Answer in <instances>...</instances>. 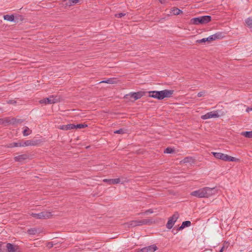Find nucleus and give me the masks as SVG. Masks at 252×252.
<instances>
[{"instance_id": "obj_1", "label": "nucleus", "mask_w": 252, "mask_h": 252, "mask_svg": "<svg viewBox=\"0 0 252 252\" xmlns=\"http://www.w3.org/2000/svg\"><path fill=\"white\" fill-rule=\"evenodd\" d=\"M215 193V188L205 187L191 192L190 195L198 198H208Z\"/></svg>"}, {"instance_id": "obj_2", "label": "nucleus", "mask_w": 252, "mask_h": 252, "mask_svg": "<svg viewBox=\"0 0 252 252\" xmlns=\"http://www.w3.org/2000/svg\"><path fill=\"white\" fill-rule=\"evenodd\" d=\"M212 20V17L209 15L199 16L191 19L190 24L195 25L206 24Z\"/></svg>"}, {"instance_id": "obj_3", "label": "nucleus", "mask_w": 252, "mask_h": 252, "mask_svg": "<svg viewBox=\"0 0 252 252\" xmlns=\"http://www.w3.org/2000/svg\"><path fill=\"white\" fill-rule=\"evenodd\" d=\"M154 221L153 219H145L142 220H133L129 221L127 224L129 227H135L142 226L143 225H150L152 224Z\"/></svg>"}, {"instance_id": "obj_4", "label": "nucleus", "mask_w": 252, "mask_h": 252, "mask_svg": "<svg viewBox=\"0 0 252 252\" xmlns=\"http://www.w3.org/2000/svg\"><path fill=\"white\" fill-rule=\"evenodd\" d=\"M212 154L217 159H221L225 161H236L238 160V159L234 157L221 153L212 152Z\"/></svg>"}, {"instance_id": "obj_5", "label": "nucleus", "mask_w": 252, "mask_h": 252, "mask_svg": "<svg viewBox=\"0 0 252 252\" xmlns=\"http://www.w3.org/2000/svg\"><path fill=\"white\" fill-rule=\"evenodd\" d=\"M223 37L222 33L220 32H217L214 34L211 35L207 38H203L196 41L198 43H205L206 42H210L216 39H221Z\"/></svg>"}, {"instance_id": "obj_6", "label": "nucleus", "mask_w": 252, "mask_h": 252, "mask_svg": "<svg viewBox=\"0 0 252 252\" xmlns=\"http://www.w3.org/2000/svg\"><path fill=\"white\" fill-rule=\"evenodd\" d=\"M145 95V92L139 91L138 92H131L124 96V98L132 101H134L141 98L143 96Z\"/></svg>"}, {"instance_id": "obj_7", "label": "nucleus", "mask_w": 252, "mask_h": 252, "mask_svg": "<svg viewBox=\"0 0 252 252\" xmlns=\"http://www.w3.org/2000/svg\"><path fill=\"white\" fill-rule=\"evenodd\" d=\"M60 101V97L58 95H51L48 97L44 98L39 100L40 104H54Z\"/></svg>"}, {"instance_id": "obj_8", "label": "nucleus", "mask_w": 252, "mask_h": 252, "mask_svg": "<svg viewBox=\"0 0 252 252\" xmlns=\"http://www.w3.org/2000/svg\"><path fill=\"white\" fill-rule=\"evenodd\" d=\"M31 216L38 219H49L52 216V214L50 212L43 211L37 214L32 213Z\"/></svg>"}, {"instance_id": "obj_9", "label": "nucleus", "mask_w": 252, "mask_h": 252, "mask_svg": "<svg viewBox=\"0 0 252 252\" xmlns=\"http://www.w3.org/2000/svg\"><path fill=\"white\" fill-rule=\"evenodd\" d=\"M6 247V252H21L20 248L17 245L7 243Z\"/></svg>"}, {"instance_id": "obj_10", "label": "nucleus", "mask_w": 252, "mask_h": 252, "mask_svg": "<svg viewBox=\"0 0 252 252\" xmlns=\"http://www.w3.org/2000/svg\"><path fill=\"white\" fill-rule=\"evenodd\" d=\"M158 250V247L155 245H152L138 250L136 252H155Z\"/></svg>"}, {"instance_id": "obj_11", "label": "nucleus", "mask_w": 252, "mask_h": 252, "mask_svg": "<svg viewBox=\"0 0 252 252\" xmlns=\"http://www.w3.org/2000/svg\"><path fill=\"white\" fill-rule=\"evenodd\" d=\"M103 182L107 183L108 185H115L119 183L123 184L125 181L121 182L120 178L104 179L103 180Z\"/></svg>"}, {"instance_id": "obj_12", "label": "nucleus", "mask_w": 252, "mask_h": 252, "mask_svg": "<svg viewBox=\"0 0 252 252\" xmlns=\"http://www.w3.org/2000/svg\"><path fill=\"white\" fill-rule=\"evenodd\" d=\"M219 117V115L217 111H212L201 116V118L203 120H206L212 118H218Z\"/></svg>"}, {"instance_id": "obj_13", "label": "nucleus", "mask_w": 252, "mask_h": 252, "mask_svg": "<svg viewBox=\"0 0 252 252\" xmlns=\"http://www.w3.org/2000/svg\"><path fill=\"white\" fill-rule=\"evenodd\" d=\"M173 93V90H164L160 91L161 100L163 99L164 98H169L171 97Z\"/></svg>"}, {"instance_id": "obj_14", "label": "nucleus", "mask_w": 252, "mask_h": 252, "mask_svg": "<svg viewBox=\"0 0 252 252\" xmlns=\"http://www.w3.org/2000/svg\"><path fill=\"white\" fill-rule=\"evenodd\" d=\"M30 158V155L27 154H22L14 157V160L16 162H22L23 161L29 159Z\"/></svg>"}, {"instance_id": "obj_15", "label": "nucleus", "mask_w": 252, "mask_h": 252, "mask_svg": "<svg viewBox=\"0 0 252 252\" xmlns=\"http://www.w3.org/2000/svg\"><path fill=\"white\" fill-rule=\"evenodd\" d=\"M40 143L38 140H28L22 143L23 147H26L29 146H36Z\"/></svg>"}, {"instance_id": "obj_16", "label": "nucleus", "mask_w": 252, "mask_h": 252, "mask_svg": "<svg viewBox=\"0 0 252 252\" xmlns=\"http://www.w3.org/2000/svg\"><path fill=\"white\" fill-rule=\"evenodd\" d=\"M149 96L151 97L157 98L158 100H161V94L160 91H150L149 92Z\"/></svg>"}, {"instance_id": "obj_17", "label": "nucleus", "mask_w": 252, "mask_h": 252, "mask_svg": "<svg viewBox=\"0 0 252 252\" xmlns=\"http://www.w3.org/2000/svg\"><path fill=\"white\" fill-rule=\"evenodd\" d=\"M190 225L191 222L189 220L183 221L182 223V225L177 229L176 232L174 233V234L177 233L178 231L181 230L186 227H189L190 226Z\"/></svg>"}, {"instance_id": "obj_18", "label": "nucleus", "mask_w": 252, "mask_h": 252, "mask_svg": "<svg viewBox=\"0 0 252 252\" xmlns=\"http://www.w3.org/2000/svg\"><path fill=\"white\" fill-rule=\"evenodd\" d=\"M59 128L63 130H67L75 129V126L74 124H70L66 125L61 126Z\"/></svg>"}, {"instance_id": "obj_19", "label": "nucleus", "mask_w": 252, "mask_h": 252, "mask_svg": "<svg viewBox=\"0 0 252 252\" xmlns=\"http://www.w3.org/2000/svg\"><path fill=\"white\" fill-rule=\"evenodd\" d=\"M9 124L15 125L23 123L24 120L22 119H18L15 118H9Z\"/></svg>"}, {"instance_id": "obj_20", "label": "nucleus", "mask_w": 252, "mask_h": 252, "mask_svg": "<svg viewBox=\"0 0 252 252\" xmlns=\"http://www.w3.org/2000/svg\"><path fill=\"white\" fill-rule=\"evenodd\" d=\"M17 147H23L22 142H13L9 143L7 146V148H13Z\"/></svg>"}, {"instance_id": "obj_21", "label": "nucleus", "mask_w": 252, "mask_h": 252, "mask_svg": "<svg viewBox=\"0 0 252 252\" xmlns=\"http://www.w3.org/2000/svg\"><path fill=\"white\" fill-rule=\"evenodd\" d=\"M170 13L174 15H178L182 13V11L177 7H174Z\"/></svg>"}, {"instance_id": "obj_22", "label": "nucleus", "mask_w": 252, "mask_h": 252, "mask_svg": "<svg viewBox=\"0 0 252 252\" xmlns=\"http://www.w3.org/2000/svg\"><path fill=\"white\" fill-rule=\"evenodd\" d=\"M241 135L245 136V137L252 138V131H243L241 133Z\"/></svg>"}, {"instance_id": "obj_23", "label": "nucleus", "mask_w": 252, "mask_h": 252, "mask_svg": "<svg viewBox=\"0 0 252 252\" xmlns=\"http://www.w3.org/2000/svg\"><path fill=\"white\" fill-rule=\"evenodd\" d=\"M245 22L248 27L251 29L252 32V17H249L246 19Z\"/></svg>"}, {"instance_id": "obj_24", "label": "nucleus", "mask_w": 252, "mask_h": 252, "mask_svg": "<svg viewBox=\"0 0 252 252\" xmlns=\"http://www.w3.org/2000/svg\"><path fill=\"white\" fill-rule=\"evenodd\" d=\"M3 18L5 20L10 22H12L14 20V17L13 15H5L3 16Z\"/></svg>"}, {"instance_id": "obj_25", "label": "nucleus", "mask_w": 252, "mask_h": 252, "mask_svg": "<svg viewBox=\"0 0 252 252\" xmlns=\"http://www.w3.org/2000/svg\"><path fill=\"white\" fill-rule=\"evenodd\" d=\"M179 214L178 212H175L172 217H170L169 219L173 221L174 222L177 221L178 219L179 218Z\"/></svg>"}, {"instance_id": "obj_26", "label": "nucleus", "mask_w": 252, "mask_h": 252, "mask_svg": "<svg viewBox=\"0 0 252 252\" xmlns=\"http://www.w3.org/2000/svg\"><path fill=\"white\" fill-rule=\"evenodd\" d=\"M80 1V0H68L66 4L68 6L74 5Z\"/></svg>"}, {"instance_id": "obj_27", "label": "nucleus", "mask_w": 252, "mask_h": 252, "mask_svg": "<svg viewBox=\"0 0 252 252\" xmlns=\"http://www.w3.org/2000/svg\"><path fill=\"white\" fill-rule=\"evenodd\" d=\"M38 232V229L35 228H32L28 229V233L30 235H35Z\"/></svg>"}, {"instance_id": "obj_28", "label": "nucleus", "mask_w": 252, "mask_h": 252, "mask_svg": "<svg viewBox=\"0 0 252 252\" xmlns=\"http://www.w3.org/2000/svg\"><path fill=\"white\" fill-rule=\"evenodd\" d=\"M32 130H30L28 127H26L25 129L23 131V134L24 136H27L32 133Z\"/></svg>"}, {"instance_id": "obj_29", "label": "nucleus", "mask_w": 252, "mask_h": 252, "mask_svg": "<svg viewBox=\"0 0 252 252\" xmlns=\"http://www.w3.org/2000/svg\"><path fill=\"white\" fill-rule=\"evenodd\" d=\"M174 223L175 222H174L173 221L169 219L166 225V228L169 229H171L173 227Z\"/></svg>"}, {"instance_id": "obj_30", "label": "nucleus", "mask_w": 252, "mask_h": 252, "mask_svg": "<svg viewBox=\"0 0 252 252\" xmlns=\"http://www.w3.org/2000/svg\"><path fill=\"white\" fill-rule=\"evenodd\" d=\"M9 118H5L4 119H0V125L9 124Z\"/></svg>"}, {"instance_id": "obj_31", "label": "nucleus", "mask_w": 252, "mask_h": 252, "mask_svg": "<svg viewBox=\"0 0 252 252\" xmlns=\"http://www.w3.org/2000/svg\"><path fill=\"white\" fill-rule=\"evenodd\" d=\"M192 161H193L192 158L188 157L185 158L182 160V162L184 163H189V162H192Z\"/></svg>"}, {"instance_id": "obj_32", "label": "nucleus", "mask_w": 252, "mask_h": 252, "mask_svg": "<svg viewBox=\"0 0 252 252\" xmlns=\"http://www.w3.org/2000/svg\"><path fill=\"white\" fill-rule=\"evenodd\" d=\"M114 79L113 78H109L106 80H104V81H102L100 82V83H107V84H112L113 83H114Z\"/></svg>"}, {"instance_id": "obj_33", "label": "nucleus", "mask_w": 252, "mask_h": 252, "mask_svg": "<svg viewBox=\"0 0 252 252\" xmlns=\"http://www.w3.org/2000/svg\"><path fill=\"white\" fill-rule=\"evenodd\" d=\"M174 152V150L171 148L168 147L164 150V153L167 154H172Z\"/></svg>"}, {"instance_id": "obj_34", "label": "nucleus", "mask_w": 252, "mask_h": 252, "mask_svg": "<svg viewBox=\"0 0 252 252\" xmlns=\"http://www.w3.org/2000/svg\"><path fill=\"white\" fill-rule=\"evenodd\" d=\"M75 128H83L87 126V125L79 124L76 125H74Z\"/></svg>"}, {"instance_id": "obj_35", "label": "nucleus", "mask_w": 252, "mask_h": 252, "mask_svg": "<svg viewBox=\"0 0 252 252\" xmlns=\"http://www.w3.org/2000/svg\"><path fill=\"white\" fill-rule=\"evenodd\" d=\"M114 132L117 134H123L126 133V130L124 128H120L118 130L115 131Z\"/></svg>"}, {"instance_id": "obj_36", "label": "nucleus", "mask_w": 252, "mask_h": 252, "mask_svg": "<svg viewBox=\"0 0 252 252\" xmlns=\"http://www.w3.org/2000/svg\"><path fill=\"white\" fill-rule=\"evenodd\" d=\"M154 212L153 210L151 209H148L147 210H146L145 212H144V213H141V214H144V215H147L149 213L150 214H152ZM139 215L141 214V213L140 214H138Z\"/></svg>"}, {"instance_id": "obj_37", "label": "nucleus", "mask_w": 252, "mask_h": 252, "mask_svg": "<svg viewBox=\"0 0 252 252\" xmlns=\"http://www.w3.org/2000/svg\"><path fill=\"white\" fill-rule=\"evenodd\" d=\"M126 15L125 13H119L115 14V17L117 18H122V17Z\"/></svg>"}, {"instance_id": "obj_38", "label": "nucleus", "mask_w": 252, "mask_h": 252, "mask_svg": "<svg viewBox=\"0 0 252 252\" xmlns=\"http://www.w3.org/2000/svg\"><path fill=\"white\" fill-rule=\"evenodd\" d=\"M205 93H206L205 91H202V92H199L197 94V96L198 97L203 96L205 95Z\"/></svg>"}, {"instance_id": "obj_39", "label": "nucleus", "mask_w": 252, "mask_h": 252, "mask_svg": "<svg viewBox=\"0 0 252 252\" xmlns=\"http://www.w3.org/2000/svg\"><path fill=\"white\" fill-rule=\"evenodd\" d=\"M47 246H48L49 248H52V247L53 246V242H51L48 243V245H47Z\"/></svg>"}, {"instance_id": "obj_40", "label": "nucleus", "mask_w": 252, "mask_h": 252, "mask_svg": "<svg viewBox=\"0 0 252 252\" xmlns=\"http://www.w3.org/2000/svg\"><path fill=\"white\" fill-rule=\"evenodd\" d=\"M224 246H223L220 249V250L219 252H223V250H224Z\"/></svg>"}, {"instance_id": "obj_41", "label": "nucleus", "mask_w": 252, "mask_h": 252, "mask_svg": "<svg viewBox=\"0 0 252 252\" xmlns=\"http://www.w3.org/2000/svg\"><path fill=\"white\" fill-rule=\"evenodd\" d=\"M2 244H3V243L2 242H0V249H1Z\"/></svg>"}, {"instance_id": "obj_42", "label": "nucleus", "mask_w": 252, "mask_h": 252, "mask_svg": "<svg viewBox=\"0 0 252 252\" xmlns=\"http://www.w3.org/2000/svg\"><path fill=\"white\" fill-rule=\"evenodd\" d=\"M13 100H9V101H8V103H13Z\"/></svg>"}, {"instance_id": "obj_43", "label": "nucleus", "mask_w": 252, "mask_h": 252, "mask_svg": "<svg viewBox=\"0 0 252 252\" xmlns=\"http://www.w3.org/2000/svg\"><path fill=\"white\" fill-rule=\"evenodd\" d=\"M0 252H3L1 249H0Z\"/></svg>"}, {"instance_id": "obj_44", "label": "nucleus", "mask_w": 252, "mask_h": 252, "mask_svg": "<svg viewBox=\"0 0 252 252\" xmlns=\"http://www.w3.org/2000/svg\"><path fill=\"white\" fill-rule=\"evenodd\" d=\"M159 0L160 1V2H161V3L162 2L161 0Z\"/></svg>"}, {"instance_id": "obj_45", "label": "nucleus", "mask_w": 252, "mask_h": 252, "mask_svg": "<svg viewBox=\"0 0 252 252\" xmlns=\"http://www.w3.org/2000/svg\"><path fill=\"white\" fill-rule=\"evenodd\" d=\"M250 109H251V110H252V108H251Z\"/></svg>"}]
</instances>
